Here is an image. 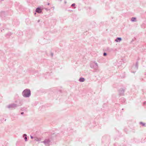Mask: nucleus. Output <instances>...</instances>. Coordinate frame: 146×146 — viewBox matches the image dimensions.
I'll return each instance as SVG.
<instances>
[{
	"label": "nucleus",
	"instance_id": "1",
	"mask_svg": "<svg viewBox=\"0 0 146 146\" xmlns=\"http://www.w3.org/2000/svg\"><path fill=\"white\" fill-rule=\"evenodd\" d=\"M23 100V99H21L19 101H16L15 102L17 103V104H12L8 106L7 107L9 108H15L21 106L22 105Z\"/></svg>",
	"mask_w": 146,
	"mask_h": 146
},
{
	"label": "nucleus",
	"instance_id": "2",
	"mask_svg": "<svg viewBox=\"0 0 146 146\" xmlns=\"http://www.w3.org/2000/svg\"><path fill=\"white\" fill-rule=\"evenodd\" d=\"M31 93L30 90L29 89L24 90L22 92V94L25 98H29L31 95Z\"/></svg>",
	"mask_w": 146,
	"mask_h": 146
},
{
	"label": "nucleus",
	"instance_id": "3",
	"mask_svg": "<svg viewBox=\"0 0 146 146\" xmlns=\"http://www.w3.org/2000/svg\"><path fill=\"white\" fill-rule=\"evenodd\" d=\"M52 136H51V137L48 139H46L45 140L41 142L43 143L46 146H49L51 145V141H52Z\"/></svg>",
	"mask_w": 146,
	"mask_h": 146
},
{
	"label": "nucleus",
	"instance_id": "4",
	"mask_svg": "<svg viewBox=\"0 0 146 146\" xmlns=\"http://www.w3.org/2000/svg\"><path fill=\"white\" fill-rule=\"evenodd\" d=\"M90 67L92 68H93L96 72H98L99 71L98 69V66L97 63L95 61L90 64Z\"/></svg>",
	"mask_w": 146,
	"mask_h": 146
},
{
	"label": "nucleus",
	"instance_id": "5",
	"mask_svg": "<svg viewBox=\"0 0 146 146\" xmlns=\"http://www.w3.org/2000/svg\"><path fill=\"white\" fill-rule=\"evenodd\" d=\"M138 60H137L136 62L135 65L134 66H133L132 67V69H133L134 70V71H131V72L135 73V72L137 70L138 68Z\"/></svg>",
	"mask_w": 146,
	"mask_h": 146
},
{
	"label": "nucleus",
	"instance_id": "6",
	"mask_svg": "<svg viewBox=\"0 0 146 146\" xmlns=\"http://www.w3.org/2000/svg\"><path fill=\"white\" fill-rule=\"evenodd\" d=\"M8 14V12L7 11H1L0 12V16L3 19L5 18L6 15Z\"/></svg>",
	"mask_w": 146,
	"mask_h": 146
},
{
	"label": "nucleus",
	"instance_id": "7",
	"mask_svg": "<svg viewBox=\"0 0 146 146\" xmlns=\"http://www.w3.org/2000/svg\"><path fill=\"white\" fill-rule=\"evenodd\" d=\"M42 10V9L41 7H38L36 9L35 11L38 13H41Z\"/></svg>",
	"mask_w": 146,
	"mask_h": 146
},
{
	"label": "nucleus",
	"instance_id": "8",
	"mask_svg": "<svg viewBox=\"0 0 146 146\" xmlns=\"http://www.w3.org/2000/svg\"><path fill=\"white\" fill-rule=\"evenodd\" d=\"M108 51L111 52L115 51L116 50V49L114 48H108L107 49Z\"/></svg>",
	"mask_w": 146,
	"mask_h": 146
},
{
	"label": "nucleus",
	"instance_id": "9",
	"mask_svg": "<svg viewBox=\"0 0 146 146\" xmlns=\"http://www.w3.org/2000/svg\"><path fill=\"white\" fill-rule=\"evenodd\" d=\"M124 90L123 88H121L119 91V92L120 95L123 96L124 94Z\"/></svg>",
	"mask_w": 146,
	"mask_h": 146
},
{
	"label": "nucleus",
	"instance_id": "10",
	"mask_svg": "<svg viewBox=\"0 0 146 146\" xmlns=\"http://www.w3.org/2000/svg\"><path fill=\"white\" fill-rule=\"evenodd\" d=\"M122 40V38L121 37H117L115 40L116 42H120Z\"/></svg>",
	"mask_w": 146,
	"mask_h": 146
},
{
	"label": "nucleus",
	"instance_id": "11",
	"mask_svg": "<svg viewBox=\"0 0 146 146\" xmlns=\"http://www.w3.org/2000/svg\"><path fill=\"white\" fill-rule=\"evenodd\" d=\"M23 137L24 138V139H25V141H27V135L26 134H24L23 135Z\"/></svg>",
	"mask_w": 146,
	"mask_h": 146
},
{
	"label": "nucleus",
	"instance_id": "12",
	"mask_svg": "<svg viewBox=\"0 0 146 146\" xmlns=\"http://www.w3.org/2000/svg\"><path fill=\"white\" fill-rule=\"evenodd\" d=\"M35 141H38L39 143L40 142L41 140V138H38L37 137H35Z\"/></svg>",
	"mask_w": 146,
	"mask_h": 146
},
{
	"label": "nucleus",
	"instance_id": "13",
	"mask_svg": "<svg viewBox=\"0 0 146 146\" xmlns=\"http://www.w3.org/2000/svg\"><path fill=\"white\" fill-rule=\"evenodd\" d=\"M85 80V79L83 77H81L79 79V81L80 82H84Z\"/></svg>",
	"mask_w": 146,
	"mask_h": 146
},
{
	"label": "nucleus",
	"instance_id": "14",
	"mask_svg": "<svg viewBox=\"0 0 146 146\" xmlns=\"http://www.w3.org/2000/svg\"><path fill=\"white\" fill-rule=\"evenodd\" d=\"M136 18L135 17H133L131 18V21L132 22L136 21Z\"/></svg>",
	"mask_w": 146,
	"mask_h": 146
},
{
	"label": "nucleus",
	"instance_id": "15",
	"mask_svg": "<svg viewBox=\"0 0 146 146\" xmlns=\"http://www.w3.org/2000/svg\"><path fill=\"white\" fill-rule=\"evenodd\" d=\"M50 74V73L49 72H47L45 74H44V77H45V78H48V77H47L46 76V75H49Z\"/></svg>",
	"mask_w": 146,
	"mask_h": 146
},
{
	"label": "nucleus",
	"instance_id": "16",
	"mask_svg": "<svg viewBox=\"0 0 146 146\" xmlns=\"http://www.w3.org/2000/svg\"><path fill=\"white\" fill-rule=\"evenodd\" d=\"M140 124L142 125L143 126H145V123L143 122H140L139 123Z\"/></svg>",
	"mask_w": 146,
	"mask_h": 146
},
{
	"label": "nucleus",
	"instance_id": "17",
	"mask_svg": "<svg viewBox=\"0 0 146 146\" xmlns=\"http://www.w3.org/2000/svg\"><path fill=\"white\" fill-rule=\"evenodd\" d=\"M11 35L12 33H9L6 35V37H7V36H9Z\"/></svg>",
	"mask_w": 146,
	"mask_h": 146
},
{
	"label": "nucleus",
	"instance_id": "18",
	"mask_svg": "<svg viewBox=\"0 0 146 146\" xmlns=\"http://www.w3.org/2000/svg\"><path fill=\"white\" fill-rule=\"evenodd\" d=\"M75 5H76V4L75 3H74L72 4L71 5V7H74V8L75 9V8H76V7H75Z\"/></svg>",
	"mask_w": 146,
	"mask_h": 146
},
{
	"label": "nucleus",
	"instance_id": "19",
	"mask_svg": "<svg viewBox=\"0 0 146 146\" xmlns=\"http://www.w3.org/2000/svg\"><path fill=\"white\" fill-rule=\"evenodd\" d=\"M120 100H121H121H123V102H125V100L124 98H121L120 99Z\"/></svg>",
	"mask_w": 146,
	"mask_h": 146
},
{
	"label": "nucleus",
	"instance_id": "20",
	"mask_svg": "<svg viewBox=\"0 0 146 146\" xmlns=\"http://www.w3.org/2000/svg\"><path fill=\"white\" fill-rule=\"evenodd\" d=\"M103 56H106L107 55V53H106V52H104V53H103Z\"/></svg>",
	"mask_w": 146,
	"mask_h": 146
},
{
	"label": "nucleus",
	"instance_id": "21",
	"mask_svg": "<svg viewBox=\"0 0 146 146\" xmlns=\"http://www.w3.org/2000/svg\"><path fill=\"white\" fill-rule=\"evenodd\" d=\"M6 120V119H4V118H3V119H1V122H3L4 121H4H5Z\"/></svg>",
	"mask_w": 146,
	"mask_h": 146
},
{
	"label": "nucleus",
	"instance_id": "22",
	"mask_svg": "<svg viewBox=\"0 0 146 146\" xmlns=\"http://www.w3.org/2000/svg\"><path fill=\"white\" fill-rule=\"evenodd\" d=\"M45 9L46 10V11H48V10H50V9H48V8H45Z\"/></svg>",
	"mask_w": 146,
	"mask_h": 146
},
{
	"label": "nucleus",
	"instance_id": "23",
	"mask_svg": "<svg viewBox=\"0 0 146 146\" xmlns=\"http://www.w3.org/2000/svg\"><path fill=\"white\" fill-rule=\"evenodd\" d=\"M51 55L52 56H53V54L51 52Z\"/></svg>",
	"mask_w": 146,
	"mask_h": 146
},
{
	"label": "nucleus",
	"instance_id": "24",
	"mask_svg": "<svg viewBox=\"0 0 146 146\" xmlns=\"http://www.w3.org/2000/svg\"><path fill=\"white\" fill-rule=\"evenodd\" d=\"M31 139H33L34 138V137L33 136H31Z\"/></svg>",
	"mask_w": 146,
	"mask_h": 146
},
{
	"label": "nucleus",
	"instance_id": "25",
	"mask_svg": "<svg viewBox=\"0 0 146 146\" xmlns=\"http://www.w3.org/2000/svg\"><path fill=\"white\" fill-rule=\"evenodd\" d=\"M13 24L14 25H16V24H15V21H13Z\"/></svg>",
	"mask_w": 146,
	"mask_h": 146
},
{
	"label": "nucleus",
	"instance_id": "26",
	"mask_svg": "<svg viewBox=\"0 0 146 146\" xmlns=\"http://www.w3.org/2000/svg\"><path fill=\"white\" fill-rule=\"evenodd\" d=\"M146 104V101H145L143 102V104L145 105Z\"/></svg>",
	"mask_w": 146,
	"mask_h": 146
},
{
	"label": "nucleus",
	"instance_id": "27",
	"mask_svg": "<svg viewBox=\"0 0 146 146\" xmlns=\"http://www.w3.org/2000/svg\"><path fill=\"white\" fill-rule=\"evenodd\" d=\"M24 113V112H21V114L22 115H23V114Z\"/></svg>",
	"mask_w": 146,
	"mask_h": 146
},
{
	"label": "nucleus",
	"instance_id": "28",
	"mask_svg": "<svg viewBox=\"0 0 146 146\" xmlns=\"http://www.w3.org/2000/svg\"><path fill=\"white\" fill-rule=\"evenodd\" d=\"M19 22H17V23L16 25H19Z\"/></svg>",
	"mask_w": 146,
	"mask_h": 146
},
{
	"label": "nucleus",
	"instance_id": "29",
	"mask_svg": "<svg viewBox=\"0 0 146 146\" xmlns=\"http://www.w3.org/2000/svg\"><path fill=\"white\" fill-rule=\"evenodd\" d=\"M40 21V20H38V22H39Z\"/></svg>",
	"mask_w": 146,
	"mask_h": 146
},
{
	"label": "nucleus",
	"instance_id": "30",
	"mask_svg": "<svg viewBox=\"0 0 146 146\" xmlns=\"http://www.w3.org/2000/svg\"><path fill=\"white\" fill-rule=\"evenodd\" d=\"M47 5H50V3H47Z\"/></svg>",
	"mask_w": 146,
	"mask_h": 146
},
{
	"label": "nucleus",
	"instance_id": "31",
	"mask_svg": "<svg viewBox=\"0 0 146 146\" xmlns=\"http://www.w3.org/2000/svg\"><path fill=\"white\" fill-rule=\"evenodd\" d=\"M35 15L36 14V13L35 12Z\"/></svg>",
	"mask_w": 146,
	"mask_h": 146
},
{
	"label": "nucleus",
	"instance_id": "32",
	"mask_svg": "<svg viewBox=\"0 0 146 146\" xmlns=\"http://www.w3.org/2000/svg\"><path fill=\"white\" fill-rule=\"evenodd\" d=\"M60 1H61L62 0H59Z\"/></svg>",
	"mask_w": 146,
	"mask_h": 146
},
{
	"label": "nucleus",
	"instance_id": "33",
	"mask_svg": "<svg viewBox=\"0 0 146 146\" xmlns=\"http://www.w3.org/2000/svg\"><path fill=\"white\" fill-rule=\"evenodd\" d=\"M4 30V29H3V30Z\"/></svg>",
	"mask_w": 146,
	"mask_h": 146
}]
</instances>
